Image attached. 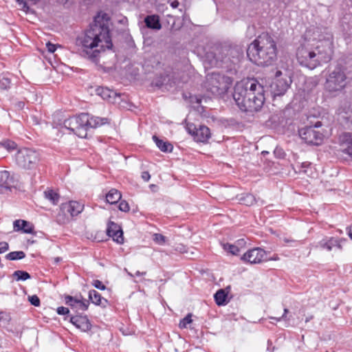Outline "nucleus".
Here are the masks:
<instances>
[{"instance_id":"obj_52","label":"nucleus","mask_w":352,"mask_h":352,"mask_svg":"<svg viewBox=\"0 0 352 352\" xmlns=\"http://www.w3.org/2000/svg\"><path fill=\"white\" fill-rule=\"evenodd\" d=\"M60 260L61 258L60 257H56L54 258V261L56 263H58Z\"/></svg>"},{"instance_id":"obj_55","label":"nucleus","mask_w":352,"mask_h":352,"mask_svg":"<svg viewBox=\"0 0 352 352\" xmlns=\"http://www.w3.org/2000/svg\"><path fill=\"white\" fill-rule=\"evenodd\" d=\"M226 59H227V58H226V57H225L224 58H223L222 60H221V62H223V63H226V62H227V60H226Z\"/></svg>"},{"instance_id":"obj_7","label":"nucleus","mask_w":352,"mask_h":352,"mask_svg":"<svg viewBox=\"0 0 352 352\" xmlns=\"http://www.w3.org/2000/svg\"><path fill=\"white\" fill-rule=\"evenodd\" d=\"M15 160L19 166L24 169H32L38 162L39 157L35 151L24 148L16 153Z\"/></svg>"},{"instance_id":"obj_48","label":"nucleus","mask_w":352,"mask_h":352,"mask_svg":"<svg viewBox=\"0 0 352 352\" xmlns=\"http://www.w3.org/2000/svg\"><path fill=\"white\" fill-rule=\"evenodd\" d=\"M7 314L5 312L1 311L0 312V320L5 318V317H7Z\"/></svg>"},{"instance_id":"obj_39","label":"nucleus","mask_w":352,"mask_h":352,"mask_svg":"<svg viewBox=\"0 0 352 352\" xmlns=\"http://www.w3.org/2000/svg\"><path fill=\"white\" fill-rule=\"evenodd\" d=\"M29 301L30 302V303L32 305H34L35 307H38V306L40 305V299L36 295H33V296H29Z\"/></svg>"},{"instance_id":"obj_33","label":"nucleus","mask_w":352,"mask_h":352,"mask_svg":"<svg viewBox=\"0 0 352 352\" xmlns=\"http://www.w3.org/2000/svg\"><path fill=\"white\" fill-rule=\"evenodd\" d=\"M16 144L9 140L0 142V147L6 148L8 151H13L16 148Z\"/></svg>"},{"instance_id":"obj_15","label":"nucleus","mask_w":352,"mask_h":352,"mask_svg":"<svg viewBox=\"0 0 352 352\" xmlns=\"http://www.w3.org/2000/svg\"><path fill=\"white\" fill-rule=\"evenodd\" d=\"M65 302L67 305L71 307L72 309L75 311H86L88 309L89 302V300L80 297H72L71 296H67L65 297Z\"/></svg>"},{"instance_id":"obj_54","label":"nucleus","mask_w":352,"mask_h":352,"mask_svg":"<svg viewBox=\"0 0 352 352\" xmlns=\"http://www.w3.org/2000/svg\"><path fill=\"white\" fill-rule=\"evenodd\" d=\"M127 21V19H126V17H124V18H123V19L120 21V22H121V23H124V21Z\"/></svg>"},{"instance_id":"obj_23","label":"nucleus","mask_w":352,"mask_h":352,"mask_svg":"<svg viewBox=\"0 0 352 352\" xmlns=\"http://www.w3.org/2000/svg\"><path fill=\"white\" fill-rule=\"evenodd\" d=\"M89 298L92 303L97 305L106 306L107 300L102 298L101 295L94 289H91L89 292Z\"/></svg>"},{"instance_id":"obj_30","label":"nucleus","mask_w":352,"mask_h":352,"mask_svg":"<svg viewBox=\"0 0 352 352\" xmlns=\"http://www.w3.org/2000/svg\"><path fill=\"white\" fill-rule=\"evenodd\" d=\"M25 254L23 251L11 252L6 254V258L10 261L19 260L25 258Z\"/></svg>"},{"instance_id":"obj_13","label":"nucleus","mask_w":352,"mask_h":352,"mask_svg":"<svg viewBox=\"0 0 352 352\" xmlns=\"http://www.w3.org/2000/svg\"><path fill=\"white\" fill-rule=\"evenodd\" d=\"M266 252L261 248H254L247 251L241 257L244 262L251 264L260 263L266 260Z\"/></svg>"},{"instance_id":"obj_6","label":"nucleus","mask_w":352,"mask_h":352,"mask_svg":"<svg viewBox=\"0 0 352 352\" xmlns=\"http://www.w3.org/2000/svg\"><path fill=\"white\" fill-rule=\"evenodd\" d=\"M232 79L224 75L213 73L207 76V89L216 96L226 94L232 85Z\"/></svg>"},{"instance_id":"obj_25","label":"nucleus","mask_w":352,"mask_h":352,"mask_svg":"<svg viewBox=\"0 0 352 352\" xmlns=\"http://www.w3.org/2000/svg\"><path fill=\"white\" fill-rule=\"evenodd\" d=\"M121 199L120 192L115 189H111L106 195V200L110 204H116Z\"/></svg>"},{"instance_id":"obj_51","label":"nucleus","mask_w":352,"mask_h":352,"mask_svg":"<svg viewBox=\"0 0 352 352\" xmlns=\"http://www.w3.org/2000/svg\"><path fill=\"white\" fill-rule=\"evenodd\" d=\"M224 50L227 52V54L229 53L230 54H232V52H233V50L231 49V48H230V49H225Z\"/></svg>"},{"instance_id":"obj_16","label":"nucleus","mask_w":352,"mask_h":352,"mask_svg":"<svg viewBox=\"0 0 352 352\" xmlns=\"http://www.w3.org/2000/svg\"><path fill=\"white\" fill-rule=\"evenodd\" d=\"M107 233L109 236L111 237L114 241L118 243H122L124 241L123 232L120 227L113 223L109 222L107 229Z\"/></svg>"},{"instance_id":"obj_20","label":"nucleus","mask_w":352,"mask_h":352,"mask_svg":"<svg viewBox=\"0 0 352 352\" xmlns=\"http://www.w3.org/2000/svg\"><path fill=\"white\" fill-rule=\"evenodd\" d=\"M86 120L85 122L86 129L89 128H97L109 122L107 118H100L94 116H90L85 113Z\"/></svg>"},{"instance_id":"obj_34","label":"nucleus","mask_w":352,"mask_h":352,"mask_svg":"<svg viewBox=\"0 0 352 352\" xmlns=\"http://www.w3.org/2000/svg\"><path fill=\"white\" fill-rule=\"evenodd\" d=\"M153 240L155 243L162 245L165 244L166 241V237L161 234L155 233L153 235Z\"/></svg>"},{"instance_id":"obj_32","label":"nucleus","mask_w":352,"mask_h":352,"mask_svg":"<svg viewBox=\"0 0 352 352\" xmlns=\"http://www.w3.org/2000/svg\"><path fill=\"white\" fill-rule=\"evenodd\" d=\"M13 276L16 277L17 280H26L30 278V275L29 273L22 270L15 271L13 274Z\"/></svg>"},{"instance_id":"obj_9","label":"nucleus","mask_w":352,"mask_h":352,"mask_svg":"<svg viewBox=\"0 0 352 352\" xmlns=\"http://www.w3.org/2000/svg\"><path fill=\"white\" fill-rule=\"evenodd\" d=\"M322 126L320 122H317L314 126H307L299 130V135L302 140L309 144L320 145L322 143L325 135L317 130Z\"/></svg>"},{"instance_id":"obj_40","label":"nucleus","mask_w":352,"mask_h":352,"mask_svg":"<svg viewBox=\"0 0 352 352\" xmlns=\"http://www.w3.org/2000/svg\"><path fill=\"white\" fill-rule=\"evenodd\" d=\"M309 165H310V164L308 162H303L301 164V165L300 166H297V168L298 169V170L296 168L294 170L296 172H298V173L303 172L304 173H306L307 170L305 168H307Z\"/></svg>"},{"instance_id":"obj_27","label":"nucleus","mask_w":352,"mask_h":352,"mask_svg":"<svg viewBox=\"0 0 352 352\" xmlns=\"http://www.w3.org/2000/svg\"><path fill=\"white\" fill-rule=\"evenodd\" d=\"M45 198L52 204L56 205L59 201V195L53 190H47L44 192Z\"/></svg>"},{"instance_id":"obj_50","label":"nucleus","mask_w":352,"mask_h":352,"mask_svg":"<svg viewBox=\"0 0 352 352\" xmlns=\"http://www.w3.org/2000/svg\"><path fill=\"white\" fill-rule=\"evenodd\" d=\"M278 259H279V258L278 257V256H274L270 258H268V260H272V261H277Z\"/></svg>"},{"instance_id":"obj_45","label":"nucleus","mask_w":352,"mask_h":352,"mask_svg":"<svg viewBox=\"0 0 352 352\" xmlns=\"http://www.w3.org/2000/svg\"><path fill=\"white\" fill-rule=\"evenodd\" d=\"M151 175L148 172H143L142 174V178L145 181L148 182L150 179Z\"/></svg>"},{"instance_id":"obj_56","label":"nucleus","mask_w":352,"mask_h":352,"mask_svg":"<svg viewBox=\"0 0 352 352\" xmlns=\"http://www.w3.org/2000/svg\"><path fill=\"white\" fill-rule=\"evenodd\" d=\"M237 242H238L239 244H243V239L242 240H239Z\"/></svg>"},{"instance_id":"obj_22","label":"nucleus","mask_w":352,"mask_h":352,"mask_svg":"<svg viewBox=\"0 0 352 352\" xmlns=\"http://www.w3.org/2000/svg\"><path fill=\"white\" fill-rule=\"evenodd\" d=\"M15 231L22 230L23 233L31 234L33 232L34 227L32 223L25 220H16L13 223Z\"/></svg>"},{"instance_id":"obj_18","label":"nucleus","mask_w":352,"mask_h":352,"mask_svg":"<svg viewBox=\"0 0 352 352\" xmlns=\"http://www.w3.org/2000/svg\"><path fill=\"white\" fill-rule=\"evenodd\" d=\"M341 150L352 158V133H345L340 137Z\"/></svg>"},{"instance_id":"obj_42","label":"nucleus","mask_w":352,"mask_h":352,"mask_svg":"<svg viewBox=\"0 0 352 352\" xmlns=\"http://www.w3.org/2000/svg\"><path fill=\"white\" fill-rule=\"evenodd\" d=\"M69 310L68 308L65 307H59L57 308V313L59 315H65L69 314Z\"/></svg>"},{"instance_id":"obj_24","label":"nucleus","mask_w":352,"mask_h":352,"mask_svg":"<svg viewBox=\"0 0 352 352\" xmlns=\"http://www.w3.org/2000/svg\"><path fill=\"white\" fill-rule=\"evenodd\" d=\"M144 22L146 25L151 29L160 30L162 27L157 15L147 16L144 19Z\"/></svg>"},{"instance_id":"obj_5","label":"nucleus","mask_w":352,"mask_h":352,"mask_svg":"<svg viewBox=\"0 0 352 352\" xmlns=\"http://www.w3.org/2000/svg\"><path fill=\"white\" fill-rule=\"evenodd\" d=\"M352 80V63L350 65L338 63L329 72L326 78L324 89L331 96H336Z\"/></svg>"},{"instance_id":"obj_29","label":"nucleus","mask_w":352,"mask_h":352,"mask_svg":"<svg viewBox=\"0 0 352 352\" xmlns=\"http://www.w3.org/2000/svg\"><path fill=\"white\" fill-rule=\"evenodd\" d=\"M221 246L225 251L230 253L232 255H237L240 251L239 248L234 244L223 243H221Z\"/></svg>"},{"instance_id":"obj_41","label":"nucleus","mask_w":352,"mask_h":352,"mask_svg":"<svg viewBox=\"0 0 352 352\" xmlns=\"http://www.w3.org/2000/svg\"><path fill=\"white\" fill-rule=\"evenodd\" d=\"M129 206L125 201H122L119 204V210L122 212H127L129 210Z\"/></svg>"},{"instance_id":"obj_17","label":"nucleus","mask_w":352,"mask_h":352,"mask_svg":"<svg viewBox=\"0 0 352 352\" xmlns=\"http://www.w3.org/2000/svg\"><path fill=\"white\" fill-rule=\"evenodd\" d=\"M70 322L84 332L88 331L91 328V324L86 316H72L70 318Z\"/></svg>"},{"instance_id":"obj_47","label":"nucleus","mask_w":352,"mask_h":352,"mask_svg":"<svg viewBox=\"0 0 352 352\" xmlns=\"http://www.w3.org/2000/svg\"><path fill=\"white\" fill-rule=\"evenodd\" d=\"M347 233L349 238L352 240V226L347 228Z\"/></svg>"},{"instance_id":"obj_11","label":"nucleus","mask_w":352,"mask_h":352,"mask_svg":"<svg viewBox=\"0 0 352 352\" xmlns=\"http://www.w3.org/2000/svg\"><path fill=\"white\" fill-rule=\"evenodd\" d=\"M186 129L196 142L205 143L211 137L210 129L204 125H199V127H197L193 124H188Z\"/></svg>"},{"instance_id":"obj_12","label":"nucleus","mask_w":352,"mask_h":352,"mask_svg":"<svg viewBox=\"0 0 352 352\" xmlns=\"http://www.w3.org/2000/svg\"><path fill=\"white\" fill-rule=\"evenodd\" d=\"M281 75L282 72L277 71L276 72V78L270 85V91L274 97L285 94L289 86L291 80H287L286 78H280L279 77Z\"/></svg>"},{"instance_id":"obj_31","label":"nucleus","mask_w":352,"mask_h":352,"mask_svg":"<svg viewBox=\"0 0 352 352\" xmlns=\"http://www.w3.org/2000/svg\"><path fill=\"white\" fill-rule=\"evenodd\" d=\"M239 200L241 201V204L246 206H252L255 202V198L254 195L251 194H246L245 195L241 197Z\"/></svg>"},{"instance_id":"obj_28","label":"nucleus","mask_w":352,"mask_h":352,"mask_svg":"<svg viewBox=\"0 0 352 352\" xmlns=\"http://www.w3.org/2000/svg\"><path fill=\"white\" fill-rule=\"evenodd\" d=\"M214 297L218 305H223L226 303L227 294L223 289H220L216 292Z\"/></svg>"},{"instance_id":"obj_26","label":"nucleus","mask_w":352,"mask_h":352,"mask_svg":"<svg viewBox=\"0 0 352 352\" xmlns=\"http://www.w3.org/2000/svg\"><path fill=\"white\" fill-rule=\"evenodd\" d=\"M153 139L155 142L157 146L163 152H171L173 150V146L171 144L164 142L160 140L157 136H153Z\"/></svg>"},{"instance_id":"obj_14","label":"nucleus","mask_w":352,"mask_h":352,"mask_svg":"<svg viewBox=\"0 0 352 352\" xmlns=\"http://www.w3.org/2000/svg\"><path fill=\"white\" fill-rule=\"evenodd\" d=\"M17 183L14 174L6 170H0V192L15 187Z\"/></svg>"},{"instance_id":"obj_53","label":"nucleus","mask_w":352,"mask_h":352,"mask_svg":"<svg viewBox=\"0 0 352 352\" xmlns=\"http://www.w3.org/2000/svg\"><path fill=\"white\" fill-rule=\"evenodd\" d=\"M179 250L181 252H185V251H184V247L180 248L179 249Z\"/></svg>"},{"instance_id":"obj_21","label":"nucleus","mask_w":352,"mask_h":352,"mask_svg":"<svg viewBox=\"0 0 352 352\" xmlns=\"http://www.w3.org/2000/svg\"><path fill=\"white\" fill-rule=\"evenodd\" d=\"M342 240H338L336 238L331 237L329 239H324L318 242L317 245V248H320L321 249H326L328 251H331L333 247H336L338 249L341 250L342 246L340 244V241Z\"/></svg>"},{"instance_id":"obj_36","label":"nucleus","mask_w":352,"mask_h":352,"mask_svg":"<svg viewBox=\"0 0 352 352\" xmlns=\"http://www.w3.org/2000/svg\"><path fill=\"white\" fill-rule=\"evenodd\" d=\"M192 315L188 314L184 318H183L179 322L180 328H186L187 325L192 322L191 319Z\"/></svg>"},{"instance_id":"obj_43","label":"nucleus","mask_w":352,"mask_h":352,"mask_svg":"<svg viewBox=\"0 0 352 352\" xmlns=\"http://www.w3.org/2000/svg\"><path fill=\"white\" fill-rule=\"evenodd\" d=\"M46 47L47 49V51L50 53H54L56 50V45H54L50 42H47L46 43Z\"/></svg>"},{"instance_id":"obj_49","label":"nucleus","mask_w":352,"mask_h":352,"mask_svg":"<svg viewBox=\"0 0 352 352\" xmlns=\"http://www.w3.org/2000/svg\"><path fill=\"white\" fill-rule=\"evenodd\" d=\"M144 274H146V272H140V271H137L135 272V275L138 276L144 275Z\"/></svg>"},{"instance_id":"obj_10","label":"nucleus","mask_w":352,"mask_h":352,"mask_svg":"<svg viewBox=\"0 0 352 352\" xmlns=\"http://www.w3.org/2000/svg\"><path fill=\"white\" fill-rule=\"evenodd\" d=\"M83 209V204L76 201H69L60 205L58 217L62 215L63 217L62 221L65 222L80 214ZM58 221H61V219H58Z\"/></svg>"},{"instance_id":"obj_8","label":"nucleus","mask_w":352,"mask_h":352,"mask_svg":"<svg viewBox=\"0 0 352 352\" xmlns=\"http://www.w3.org/2000/svg\"><path fill=\"white\" fill-rule=\"evenodd\" d=\"M85 122H87V120H86L85 113H82L78 116L66 119L63 122V126L74 133L79 138H85L87 135Z\"/></svg>"},{"instance_id":"obj_35","label":"nucleus","mask_w":352,"mask_h":352,"mask_svg":"<svg viewBox=\"0 0 352 352\" xmlns=\"http://www.w3.org/2000/svg\"><path fill=\"white\" fill-rule=\"evenodd\" d=\"M11 85V81L10 79L7 77H3L0 80V88L1 89H8L10 87Z\"/></svg>"},{"instance_id":"obj_37","label":"nucleus","mask_w":352,"mask_h":352,"mask_svg":"<svg viewBox=\"0 0 352 352\" xmlns=\"http://www.w3.org/2000/svg\"><path fill=\"white\" fill-rule=\"evenodd\" d=\"M287 313H288V309H284V313L280 317H270V318L276 320V322H279L281 320L287 321V320H289V318H288L287 315Z\"/></svg>"},{"instance_id":"obj_46","label":"nucleus","mask_w":352,"mask_h":352,"mask_svg":"<svg viewBox=\"0 0 352 352\" xmlns=\"http://www.w3.org/2000/svg\"><path fill=\"white\" fill-rule=\"evenodd\" d=\"M178 6H179V2L177 0L173 1V2L170 3V6L173 8H176L178 7Z\"/></svg>"},{"instance_id":"obj_44","label":"nucleus","mask_w":352,"mask_h":352,"mask_svg":"<svg viewBox=\"0 0 352 352\" xmlns=\"http://www.w3.org/2000/svg\"><path fill=\"white\" fill-rule=\"evenodd\" d=\"M9 248L8 243L6 242H0V254L6 252Z\"/></svg>"},{"instance_id":"obj_38","label":"nucleus","mask_w":352,"mask_h":352,"mask_svg":"<svg viewBox=\"0 0 352 352\" xmlns=\"http://www.w3.org/2000/svg\"><path fill=\"white\" fill-rule=\"evenodd\" d=\"M92 285L100 290L106 289V286L99 280H94L92 282Z\"/></svg>"},{"instance_id":"obj_1","label":"nucleus","mask_w":352,"mask_h":352,"mask_svg":"<svg viewBox=\"0 0 352 352\" xmlns=\"http://www.w3.org/2000/svg\"><path fill=\"white\" fill-rule=\"evenodd\" d=\"M109 23L107 14H98L95 16L89 28L76 37V52L82 57L96 62L102 52L111 49Z\"/></svg>"},{"instance_id":"obj_58","label":"nucleus","mask_w":352,"mask_h":352,"mask_svg":"<svg viewBox=\"0 0 352 352\" xmlns=\"http://www.w3.org/2000/svg\"><path fill=\"white\" fill-rule=\"evenodd\" d=\"M128 275L131 277H133V275L131 272H127Z\"/></svg>"},{"instance_id":"obj_2","label":"nucleus","mask_w":352,"mask_h":352,"mask_svg":"<svg viewBox=\"0 0 352 352\" xmlns=\"http://www.w3.org/2000/svg\"><path fill=\"white\" fill-rule=\"evenodd\" d=\"M332 34L327 29L309 30L305 41L297 49L296 58L304 67L314 69L322 63L329 62L333 54Z\"/></svg>"},{"instance_id":"obj_57","label":"nucleus","mask_w":352,"mask_h":352,"mask_svg":"<svg viewBox=\"0 0 352 352\" xmlns=\"http://www.w3.org/2000/svg\"><path fill=\"white\" fill-rule=\"evenodd\" d=\"M284 241H285V243H289V241H290V240H289V239H284Z\"/></svg>"},{"instance_id":"obj_4","label":"nucleus","mask_w":352,"mask_h":352,"mask_svg":"<svg viewBox=\"0 0 352 352\" xmlns=\"http://www.w3.org/2000/svg\"><path fill=\"white\" fill-rule=\"evenodd\" d=\"M247 55L257 65H270L276 59V43L272 36L263 33L248 46Z\"/></svg>"},{"instance_id":"obj_3","label":"nucleus","mask_w":352,"mask_h":352,"mask_svg":"<svg viewBox=\"0 0 352 352\" xmlns=\"http://www.w3.org/2000/svg\"><path fill=\"white\" fill-rule=\"evenodd\" d=\"M233 98L241 111H257L265 101L264 88L254 78L245 79L236 84Z\"/></svg>"},{"instance_id":"obj_19","label":"nucleus","mask_w":352,"mask_h":352,"mask_svg":"<svg viewBox=\"0 0 352 352\" xmlns=\"http://www.w3.org/2000/svg\"><path fill=\"white\" fill-rule=\"evenodd\" d=\"M96 91V94L101 96L103 100H107L109 102H116L117 98L120 97V95L116 91L107 87H98Z\"/></svg>"}]
</instances>
